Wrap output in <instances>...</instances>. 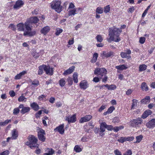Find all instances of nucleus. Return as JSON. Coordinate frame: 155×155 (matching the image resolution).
I'll use <instances>...</instances> for the list:
<instances>
[{
	"label": "nucleus",
	"instance_id": "nucleus-40",
	"mask_svg": "<svg viewBox=\"0 0 155 155\" xmlns=\"http://www.w3.org/2000/svg\"><path fill=\"white\" fill-rule=\"evenodd\" d=\"M103 125L105 126L106 128L108 130H111L113 129V127L111 125H107L105 122Z\"/></svg>",
	"mask_w": 155,
	"mask_h": 155
},
{
	"label": "nucleus",
	"instance_id": "nucleus-15",
	"mask_svg": "<svg viewBox=\"0 0 155 155\" xmlns=\"http://www.w3.org/2000/svg\"><path fill=\"white\" fill-rule=\"evenodd\" d=\"M11 134L12 140L16 139L18 136V132L16 129H14L11 131Z\"/></svg>",
	"mask_w": 155,
	"mask_h": 155
},
{
	"label": "nucleus",
	"instance_id": "nucleus-31",
	"mask_svg": "<svg viewBox=\"0 0 155 155\" xmlns=\"http://www.w3.org/2000/svg\"><path fill=\"white\" fill-rule=\"evenodd\" d=\"M30 110V108L29 107H25L21 111V113L22 114H24L28 112Z\"/></svg>",
	"mask_w": 155,
	"mask_h": 155
},
{
	"label": "nucleus",
	"instance_id": "nucleus-4",
	"mask_svg": "<svg viewBox=\"0 0 155 155\" xmlns=\"http://www.w3.org/2000/svg\"><path fill=\"white\" fill-rule=\"evenodd\" d=\"M107 73L106 69L104 68H96L94 71V74H97L98 77L100 79L102 78L104 76L107 74Z\"/></svg>",
	"mask_w": 155,
	"mask_h": 155
},
{
	"label": "nucleus",
	"instance_id": "nucleus-16",
	"mask_svg": "<svg viewBox=\"0 0 155 155\" xmlns=\"http://www.w3.org/2000/svg\"><path fill=\"white\" fill-rule=\"evenodd\" d=\"M114 53L112 51H103L101 56L103 57L108 58L113 55Z\"/></svg>",
	"mask_w": 155,
	"mask_h": 155
},
{
	"label": "nucleus",
	"instance_id": "nucleus-46",
	"mask_svg": "<svg viewBox=\"0 0 155 155\" xmlns=\"http://www.w3.org/2000/svg\"><path fill=\"white\" fill-rule=\"evenodd\" d=\"M117 141L120 143H123L124 142L126 141V138L125 137H121L118 139Z\"/></svg>",
	"mask_w": 155,
	"mask_h": 155
},
{
	"label": "nucleus",
	"instance_id": "nucleus-21",
	"mask_svg": "<svg viewBox=\"0 0 155 155\" xmlns=\"http://www.w3.org/2000/svg\"><path fill=\"white\" fill-rule=\"evenodd\" d=\"M36 34V32L35 31H25L24 32L23 35L24 36L28 35L29 36H32L35 35Z\"/></svg>",
	"mask_w": 155,
	"mask_h": 155
},
{
	"label": "nucleus",
	"instance_id": "nucleus-17",
	"mask_svg": "<svg viewBox=\"0 0 155 155\" xmlns=\"http://www.w3.org/2000/svg\"><path fill=\"white\" fill-rule=\"evenodd\" d=\"M75 67L74 66H72L70 67L68 69L65 71L63 73V75H66L68 74H71L74 70Z\"/></svg>",
	"mask_w": 155,
	"mask_h": 155
},
{
	"label": "nucleus",
	"instance_id": "nucleus-23",
	"mask_svg": "<svg viewBox=\"0 0 155 155\" xmlns=\"http://www.w3.org/2000/svg\"><path fill=\"white\" fill-rule=\"evenodd\" d=\"M80 9L81 8H75L73 9L70 10L68 12V15H74L77 13L76 12Z\"/></svg>",
	"mask_w": 155,
	"mask_h": 155
},
{
	"label": "nucleus",
	"instance_id": "nucleus-51",
	"mask_svg": "<svg viewBox=\"0 0 155 155\" xmlns=\"http://www.w3.org/2000/svg\"><path fill=\"white\" fill-rule=\"evenodd\" d=\"M115 110V108L114 106H111L108 109L107 111L108 113L110 114L113 112V111Z\"/></svg>",
	"mask_w": 155,
	"mask_h": 155
},
{
	"label": "nucleus",
	"instance_id": "nucleus-25",
	"mask_svg": "<svg viewBox=\"0 0 155 155\" xmlns=\"http://www.w3.org/2000/svg\"><path fill=\"white\" fill-rule=\"evenodd\" d=\"M98 55V54L97 53H95L93 54V58L91 60V62L93 63H95L97 61Z\"/></svg>",
	"mask_w": 155,
	"mask_h": 155
},
{
	"label": "nucleus",
	"instance_id": "nucleus-64",
	"mask_svg": "<svg viewBox=\"0 0 155 155\" xmlns=\"http://www.w3.org/2000/svg\"><path fill=\"white\" fill-rule=\"evenodd\" d=\"M54 151L52 149H49L48 151V153L50 155H52L54 153Z\"/></svg>",
	"mask_w": 155,
	"mask_h": 155
},
{
	"label": "nucleus",
	"instance_id": "nucleus-52",
	"mask_svg": "<svg viewBox=\"0 0 155 155\" xmlns=\"http://www.w3.org/2000/svg\"><path fill=\"white\" fill-rule=\"evenodd\" d=\"M67 81L69 85H71L73 83V81L71 78L69 77L67 79Z\"/></svg>",
	"mask_w": 155,
	"mask_h": 155
},
{
	"label": "nucleus",
	"instance_id": "nucleus-44",
	"mask_svg": "<svg viewBox=\"0 0 155 155\" xmlns=\"http://www.w3.org/2000/svg\"><path fill=\"white\" fill-rule=\"evenodd\" d=\"M104 12L105 13L108 12L110 11V7L109 5H107L104 8Z\"/></svg>",
	"mask_w": 155,
	"mask_h": 155
},
{
	"label": "nucleus",
	"instance_id": "nucleus-45",
	"mask_svg": "<svg viewBox=\"0 0 155 155\" xmlns=\"http://www.w3.org/2000/svg\"><path fill=\"white\" fill-rule=\"evenodd\" d=\"M63 31V30L59 28H57L56 29V32L55 34L57 35H58L60 33H62Z\"/></svg>",
	"mask_w": 155,
	"mask_h": 155
},
{
	"label": "nucleus",
	"instance_id": "nucleus-22",
	"mask_svg": "<svg viewBox=\"0 0 155 155\" xmlns=\"http://www.w3.org/2000/svg\"><path fill=\"white\" fill-rule=\"evenodd\" d=\"M18 30L19 31H25L24 24L20 23L17 25Z\"/></svg>",
	"mask_w": 155,
	"mask_h": 155
},
{
	"label": "nucleus",
	"instance_id": "nucleus-28",
	"mask_svg": "<svg viewBox=\"0 0 155 155\" xmlns=\"http://www.w3.org/2000/svg\"><path fill=\"white\" fill-rule=\"evenodd\" d=\"M115 68L117 70H124L126 69L127 68V67L125 65L122 64L116 66Z\"/></svg>",
	"mask_w": 155,
	"mask_h": 155
},
{
	"label": "nucleus",
	"instance_id": "nucleus-47",
	"mask_svg": "<svg viewBox=\"0 0 155 155\" xmlns=\"http://www.w3.org/2000/svg\"><path fill=\"white\" fill-rule=\"evenodd\" d=\"M42 67V65L40 66L39 67V69L38 71V74L39 75H41L43 73L44 68H43V67Z\"/></svg>",
	"mask_w": 155,
	"mask_h": 155
},
{
	"label": "nucleus",
	"instance_id": "nucleus-30",
	"mask_svg": "<svg viewBox=\"0 0 155 155\" xmlns=\"http://www.w3.org/2000/svg\"><path fill=\"white\" fill-rule=\"evenodd\" d=\"M66 78H62L59 81V84L60 85L61 87H64L66 83Z\"/></svg>",
	"mask_w": 155,
	"mask_h": 155
},
{
	"label": "nucleus",
	"instance_id": "nucleus-48",
	"mask_svg": "<svg viewBox=\"0 0 155 155\" xmlns=\"http://www.w3.org/2000/svg\"><path fill=\"white\" fill-rule=\"evenodd\" d=\"M116 88V87L115 85L114 84H111L109 85L108 87V90H114Z\"/></svg>",
	"mask_w": 155,
	"mask_h": 155
},
{
	"label": "nucleus",
	"instance_id": "nucleus-1",
	"mask_svg": "<svg viewBox=\"0 0 155 155\" xmlns=\"http://www.w3.org/2000/svg\"><path fill=\"white\" fill-rule=\"evenodd\" d=\"M121 32V30L119 28H109V38H107V41L110 42L114 41L115 42H118L120 40L119 36Z\"/></svg>",
	"mask_w": 155,
	"mask_h": 155
},
{
	"label": "nucleus",
	"instance_id": "nucleus-5",
	"mask_svg": "<svg viewBox=\"0 0 155 155\" xmlns=\"http://www.w3.org/2000/svg\"><path fill=\"white\" fill-rule=\"evenodd\" d=\"M142 120L141 118L138 117L136 119L131 120L130 123L131 126L136 127L138 125L141 124L142 122Z\"/></svg>",
	"mask_w": 155,
	"mask_h": 155
},
{
	"label": "nucleus",
	"instance_id": "nucleus-41",
	"mask_svg": "<svg viewBox=\"0 0 155 155\" xmlns=\"http://www.w3.org/2000/svg\"><path fill=\"white\" fill-rule=\"evenodd\" d=\"M104 123H105V122H102L101 124L100 128V132H103L105 131V129L106 128L105 126L103 125V124Z\"/></svg>",
	"mask_w": 155,
	"mask_h": 155
},
{
	"label": "nucleus",
	"instance_id": "nucleus-20",
	"mask_svg": "<svg viewBox=\"0 0 155 155\" xmlns=\"http://www.w3.org/2000/svg\"><path fill=\"white\" fill-rule=\"evenodd\" d=\"M151 110H148L145 111L142 115L141 117L143 119L147 118L149 115L151 114Z\"/></svg>",
	"mask_w": 155,
	"mask_h": 155
},
{
	"label": "nucleus",
	"instance_id": "nucleus-42",
	"mask_svg": "<svg viewBox=\"0 0 155 155\" xmlns=\"http://www.w3.org/2000/svg\"><path fill=\"white\" fill-rule=\"evenodd\" d=\"M143 136L142 135H140L136 137L137 141L135 142L136 143H139L142 140Z\"/></svg>",
	"mask_w": 155,
	"mask_h": 155
},
{
	"label": "nucleus",
	"instance_id": "nucleus-10",
	"mask_svg": "<svg viewBox=\"0 0 155 155\" xmlns=\"http://www.w3.org/2000/svg\"><path fill=\"white\" fill-rule=\"evenodd\" d=\"M79 86L81 89L85 90L88 87L89 84L86 81L83 80L80 83Z\"/></svg>",
	"mask_w": 155,
	"mask_h": 155
},
{
	"label": "nucleus",
	"instance_id": "nucleus-38",
	"mask_svg": "<svg viewBox=\"0 0 155 155\" xmlns=\"http://www.w3.org/2000/svg\"><path fill=\"white\" fill-rule=\"evenodd\" d=\"M74 150L76 152H80L82 150V149L78 145H76L74 147Z\"/></svg>",
	"mask_w": 155,
	"mask_h": 155
},
{
	"label": "nucleus",
	"instance_id": "nucleus-14",
	"mask_svg": "<svg viewBox=\"0 0 155 155\" xmlns=\"http://www.w3.org/2000/svg\"><path fill=\"white\" fill-rule=\"evenodd\" d=\"M31 24L28 20L25 23L24 27L25 28V31H31V30L32 26Z\"/></svg>",
	"mask_w": 155,
	"mask_h": 155
},
{
	"label": "nucleus",
	"instance_id": "nucleus-55",
	"mask_svg": "<svg viewBox=\"0 0 155 155\" xmlns=\"http://www.w3.org/2000/svg\"><path fill=\"white\" fill-rule=\"evenodd\" d=\"M132 152L130 150H127L126 153H124L123 155H132Z\"/></svg>",
	"mask_w": 155,
	"mask_h": 155
},
{
	"label": "nucleus",
	"instance_id": "nucleus-50",
	"mask_svg": "<svg viewBox=\"0 0 155 155\" xmlns=\"http://www.w3.org/2000/svg\"><path fill=\"white\" fill-rule=\"evenodd\" d=\"M114 152L115 155H122L121 152L117 149L114 150Z\"/></svg>",
	"mask_w": 155,
	"mask_h": 155
},
{
	"label": "nucleus",
	"instance_id": "nucleus-49",
	"mask_svg": "<svg viewBox=\"0 0 155 155\" xmlns=\"http://www.w3.org/2000/svg\"><path fill=\"white\" fill-rule=\"evenodd\" d=\"M32 84L34 85L35 87H36L39 85V81L38 80H35L32 81Z\"/></svg>",
	"mask_w": 155,
	"mask_h": 155
},
{
	"label": "nucleus",
	"instance_id": "nucleus-27",
	"mask_svg": "<svg viewBox=\"0 0 155 155\" xmlns=\"http://www.w3.org/2000/svg\"><path fill=\"white\" fill-rule=\"evenodd\" d=\"M26 73V71H23L16 75L15 77V79L16 80L20 79L23 75L25 74Z\"/></svg>",
	"mask_w": 155,
	"mask_h": 155
},
{
	"label": "nucleus",
	"instance_id": "nucleus-59",
	"mask_svg": "<svg viewBox=\"0 0 155 155\" xmlns=\"http://www.w3.org/2000/svg\"><path fill=\"white\" fill-rule=\"evenodd\" d=\"M135 9V8L134 7L132 6L128 9V12H129L132 13L134 12Z\"/></svg>",
	"mask_w": 155,
	"mask_h": 155
},
{
	"label": "nucleus",
	"instance_id": "nucleus-24",
	"mask_svg": "<svg viewBox=\"0 0 155 155\" xmlns=\"http://www.w3.org/2000/svg\"><path fill=\"white\" fill-rule=\"evenodd\" d=\"M30 106L34 110L37 111L39 109L38 105L35 102L31 104Z\"/></svg>",
	"mask_w": 155,
	"mask_h": 155
},
{
	"label": "nucleus",
	"instance_id": "nucleus-37",
	"mask_svg": "<svg viewBox=\"0 0 155 155\" xmlns=\"http://www.w3.org/2000/svg\"><path fill=\"white\" fill-rule=\"evenodd\" d=\"M11 122V120H7L5 121L0 122V126H5Z\"/></svg>",
	"mask_w": 155,
	"mask_h": 155
},
{
	"label": "nucleus",
	"instance_id": "nucleus-7",
	"mask_svg": "<svg viewBox=\"0 0 155 155\" xmlns=\"http://www.w3.org/2000/svg\"><path fill=\"white\" fill-rule=\"evenodd\" d=\"M45 134V131L44 130L41 129L39 130L38 132V136L39 139L43 141H45V138L44 136Z\"/></svg>",
	"mask_w": 155,
	"mask_h": 155
},
{
	"label": "nucleus",
	"instance_id": "nucleus-3",
	"mask_svg": "<svg viewBox=\"0 0 155 155\" xmlns=\"http://www.w3.org/2000/svg\"><path fill=\"white\" fill-rule=\"evenodd\" d=\"M61 4V1L54 0L51 3V6L52 9H54L58 13H59L62 10V7Z\"/></svg>",
	"mask_w": 155,
	"mask_h": 155
},
{
	"label": "nucleus",
	"instance_id": "nucleus-54",
	"mask_svg": "<svg viewBox=\"0 0 155 155\" xmlns=\"http://www.w3.org/2000/svg\"><path fill=\"white\" fill-rule=\"evenodd\" d=\"M145 38L143 37H141L140 38L139 40V42L141 44H143L145 41Z\"/></svg>",
	"mask_w": 155,
	"mask_h": 155
},
{
	"label": "nucleus",
	"instance_id": "nucleus-33",
	"mask_svg": "<svg viewBox=\"0 0 155 155\" xmlns=\"http://www.w3.org/2000/svg\"><path fill=\"white\" fill-rule=\"evenodd\" d=\"M137 102L138 101L135 99H134L133 100L132 105L131 108V110L134 109V107L137 106Z\"/></svg>",
	"mask_w": 155,
	"mask_h": 155
},
{
	"label": "nucleus",
	"instance_id": "nucleus-60",
	"mask_svg": "<svg viewBox=\"0 0 155 155\" xmlns=\"http://www.w3.org/2000/svg\"><path fill=\"white\" fill-rule=\"evenodd\" d=\"M9 151L8 150L4 151L0 153V155H8L9 153Z\"/></svg>",
	"mask_w": 155,
	"mask_h": 155
},
{
	"label": "nucleus",
	"instance_id": "nucleus-43",
	"mask_svg": "<svg viewBox=\"0 0 155 155\" xmlns=\"http://www.w3.org/2000/svg\"><path fill=\"white\" fill-rule=\"evenodd\" d=\"M18 101L19 102H26V98L25 97L21 95L18 98Z\"/></svg>",
	"mask_w": 155,
	"mask_h": 155
},
{
	"label": "nucleus",
	"instance_id": "nucleus-57",
	"mask_svg": "<svg viewBox=\"0 0 155 155\" xmlns=\"http://www.w3.org/2000/svg\"><path fill=\"white\" fill-rule=\"evenodd\" d=\"M9 94L10 96L12 97H14L15 95V93L12 90L10 91Z\"/></svg>",
	"mask_w": 155,
	"mask_h": 155
},
{
	"label": "nucleus",
	"instance_id": "nucleus-63",
	"mask_svg": "<svg viewBox=\"0 0 155 155\" xmlns=\"http://www.w3.org/2000/svg\"><path fill=\"white\" fill-rule=\"evenodd\" d=\"M100 78L98 77H94L93 78V81L95 82H98L100 81Z\"/></svg>",
	"mask_w": 155,
	"mask_h": 155
},
{
	"label": "nucleus",
	"instance_id": "nucleus-29",
	"mask_svg": "<svg viewBox=\"0 0 155 155\" xmlns=\"http://www.w3.org/2000/svg\"><path fill=\"white\" fill-rule=\"evenodd\" d=\"M141 87L143 91H147L148 90V86L145 82H143L142 83Z\"/></svg>",
	"mask_w": 155,
	"mask_h": 155
},
{
	"label": "nucleus",
	"instance_id": "nucleus-8",
	"mask_svg": "<svg viewBox=\"0 0 155 155\" xmlns=\"http://www.w3.org/2000/svg\"><path fill=\"white\" fill-rule=\"evenodd\" d=\"M65 120L68 121L69 123L75 122L76 121V115L74 114L72 116H68L66 117Z\"/></svg>",
	"mask_w": 155,
	"mask_h": 155
},
{
	"label": "nucleus",
	"instance_id": "nucleus-32",
	"mask_svg": "<svg viewBox=\"0 0 155 155\" xmlns=\"http://www.w3.org/2000/svg\"><path fill=\"white\" fill-rule=\"evenodd\" d=\"M73 80L74 83H77L78 82V74L77 72H74L73 75Z\"/></svg>",
	"mask_w": 155,
	"mask_h": 155
},
{
	"label": "nucleus",
	"instance_id": "nucleus-62",
	"mask_svg": "<svg viewBox=\"0 0 155 155\" xmlns=\"http://www.w3.org/2000/svg\"><path fill=\"white\" fill-rule=\"evenodd\" d=\"M133 91V90L132 89H129L126 91V94L127 95H130L132 93Z\"/></svg>",
	"mask_w": 155,
	"mask_h": 155
},
{
	"label": "nucleus",
	"instance_id": "nucleus-39",
	"mask_svg": "<svg viewBox=\"0 0 155 155\" xmlns=\"http://www.w3.org/2000/svg\"><path fill=\"white\" fill-rule=\"evenodd\" d=\"M96 13L101 14L103 12V8L101 7H99L97 8L96 9Z\"/></svg>",
	"mask_w": 155,
	"mask_h": 155
},
{
	"label": "nucleus",
	"instance_id": "nucleus-58",
	"mask_svg": "<svg viewBox=\"0 0 155 155\" xmlns=\"http://www.w3.org/2000/svg\"><path fill=\"white\" fill-rule=\"evenodd\" d=\"M19 109L18 108H16L14 109L13 113L14 114H17L19 113Z\"/></svg>",
	"mask_w": 155,
	"mask_h": 155
},
{
	"label": "nucleus",
	"instance_id": "nucleus-6",
	"mask_svg": "<svg viewBox=\"0 0 155 155\" xmlns=\"http://www.w3.org/2000/svg\"><path fill=\"white\" fill-rule=\"evenodd\" d=\"M44 68V70L46 74L52 75L53 73V68L50 67L49 66H46L45 65H42V67Z\"/></svg>",
	"mask_w": 155,
	"mask_h": 155
},
{
	"label": "nucleus",
	"instance_id": "nucleus-61",
	"mask_svg": "<svg viewBox=\"0 0 155 155\" xmlns=\"http://www.w3.org/2000/svg\"><path fill=\"white\" fill-rule=\"evenodd\" d=\"M120 55L122 58H126L127 57V55L126 52H121Z\"/></svg>",
	"mask_w": 155,
	"mask_h": 155
},
{
	"label": "nucleus",
	"instance_id": "nucleus-34",
	"mask_svg": "<svg viewBox=\"0 0 155 155\" xmlns=\"http://www.w3.org/2000/svg\"><path fill=\"white\" fill-rule=\"evenodd\" d=\"M31 54L32 56L35 58H37L40 56L39 53L37 52L36 51L33 50L31 52Z\"/></svg>",
	"mask_w": 155,
	"mask_h": 155
},
{
	"label": "nucleus",
	"instance_id": "nucleus-18",
	"mask_svg": "<svg viewBox=\"0 0 155 155\" xmlns=\"http://www.w3.org/2000/svg\"><path fill=\"white\" fill-rule=\"evenodd\" d=\"M32 24V23H36L39 21L38 18L36 17H31L27 20Z\"/></svg>",
	"mask_w": 155,
	"mask_h": 155
},
{
	"label": "nucleus",
	"instance_id": "nucleus-35",
	"mask_svg": "<svg viewBox=\"0 0 155 155\" xmlns=\"http://www.w3.org/2000/svg\"><path fill=\"white\" fill-rule=\"evenodd\" d=\"M95 38L97 41L101 43L103 40V38L102 37V35H97Z\"/></svg>",
	"mask_w": 155,
	"mask_h": 155
},
{
	"label": "nucleus",
	"instance_id": "nucleus-9",
	"mask_svg": "<svg viewBox=\"0 0 155 155\" xmlns=\"http://www.w3.org/2000/svg\"><path fill=\"white\" fill-rule=\"evenodd\" d=\"M24 4V2L22 0H18L13 6V8L16 10L22 7Z\"/></svg>",
	"mask_w": 155,
	"mask_h": 155
},
{
	"label": "nucleus",
	"instance_id": "nucleus-56",
	"mask_svg": "<svg viewBox=\"0 0 155 155\" xmlns=\"http://www.w3.org/2000/svg\"><path fill=\"white\" fill-rule=\"evenodd\" d=\"M9 27L13 31H15L16 30V27L13 24H10L9 25Z\"/></svg>",
	"mask_w": 155,
	"mask_h": 155
},
{
	"label": "nucleus",
	"instance_id": "nucleus-53",
	"mask_svg": "<svg viewBox=\"0 0 155 155\" xmlns=\"http://www.w3.org/2000/svg\"><path fill=\"white\" fill-rule=\"evenodd\" d=\"M125 138L126 141H131L134 139V137H125Z\"/></svg>",
	"mask_w": 155,
	"mask_h": 155
},
{
	"label": "nucleus",
	"instance_id": "nucleus-36",
	"mask_svg": "<svg viewBox=\"0 0 155 155\" xmlns=\"http://www.w3.org/2000/svg\"><path fill=\"white\" fill-rule=\"evenodd\" d=\"M147 66L145 64L140 65L139 67V71H142L147 69Z\"/></svg>",
	"mask_w": 155,
	"mask_h": 155
},
{
	"label": "nucleus",
	"instance_id": "nucleus-12",
	"mask_svg": "<svg viewBox=\"0 0 155 155\" xmlns=\"http://www.w3.org/2000/svg\"><path fill=\"white\" fill-rule=\"evenodd\" d=\"M92 116L90 115H86L81 118L79 120L80 123H83L89 121L92 118Z\"/></svg>",
	"mask_w": 155,
	"mask_h": 155
},
{
	"label": "nucleus",
	"instance_id": "nucleus-19",
	"mask_svg": "<svg viewBox=\"0 0 155 155\" xmlns=\"http://www.w3.org/2000/svg\"><path fill=\"white\" fill-rule=\"evenodd\" d=\"M50 30V27L48 26H47L44 27L41 29V33L45 35L49 32Z\"/></svg>",
	"mask_w": 155,
	"mask_h": 155
},
{
	"label": "nucleus",
	"instance_id": "nucleus-26",
	"mask_svg": "<svg viewBox=\"0 0 155 155\" xmlns=\"http://www.w3.org/2000/svg\"><path fill=\"white\" fill-rule=\"evenodd\" d=\"M150 101V97L149 96H146L145 98L143 99L141 101L142 103L146 104L149 103Z\"/></svg>",
	"mask_w": 155,
	"mask_h": 155
},
{
	"label": "nucleus",
	"instance_id": "nucleus-13",
	"mask_svg": "<svg viewBox=\"0 0 155 155\" xmlns=\"http://www.w3.org/2000/svg\"><path fill=\"white\" fill-rule=\"evenodd\" d=\"M146 126L149 128H153L155 126V119H152L147 123Z\"/></svg>",
	"mask_w": 155,
	"mask_h": 155
},
{
	"label": "nucleus",
	"instance_id": "nucleus-11",
	"mask_svg": "<svg viewBox=\"0 0 155 155\" xmlns=\"http://www.w3.org/2000/svg\"><path fill=\"white\" fill-rule=\"evenodd\" d=\"M64 124H61L54 129V131L57 130L60 134H63L64 131Z\"/></svg>",
	"mask_w": 155,
	"mask_h": 155
},
{
	"label": "nucleus",
	"instance_id": "nucleus-2",
	"mask_svg": "<svg viewBox=\"0 0 155 155\" xmlns=\"http://www.w3.org/2000/svg\"><path fill=\"white\" fill-rule=\"evenodd\" d=\"M28 141L25 143L26 145L28 146L31 149L38 148L39 145L37 143V139L34 136L30 135L28 138Z\"/></svg>",
	"mask_w": 155,
	"mask_h": 155
}]
</instances>
